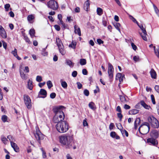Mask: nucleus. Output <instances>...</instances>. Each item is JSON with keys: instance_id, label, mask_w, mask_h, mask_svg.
I'll use <instances>...</instances> for the list:
<instances>
[{"instance_id": "f257e3e1", "label": "nucleus", "mask_w": 159, "mask_h": 159, "mask_svg": "<svg viewBox=\"0 0 159 159\" xmlns=\"http://www.w3.org/2000/svg\"><path fill=\"white\" fill-rule=\"evenodd\" d=\"M59 138L60 143L65 146L66 148H71L73 146L74 149L76 148V146L75 145V141L73 135L64 134L59 136Z\"/></svg>"}, {"instance_id": "f03ea898", "label": "nucleus", "mask_w": 159, "mask_h": 159, "mask_svg": "<svg viewBox=\"0 0 159 159\" xmlns=\"http://www.w3.org/2000/svg\"><path fill=\"white\" fill-rule=\"evenodd\" d=\"M56 127L57 131L61 133L66 132L68 130L69 128L68 123L65 120L58 123L57 124Z\"/></svg>"}, {"instance_id": "7ed1b4c3", "label": "nucleus", "mask_w": 159, "mask_h": 159, "mask_svg": "<svg viewBox=\"0 0 159 159\" xmlns=\"http://www.w3.org/2000/svg\"><path fill=\"white\" fill-rule=\"evenodd\" d=\"M150 129V127L148 123L144 122L139 127V130L141 134H147L149 132Z\"/></svg>"}, {"instance_id": "20e7f679", "label": "nucleus", "mask_w": 159, "mask_h": 159, "mask_svg": "<svg viewBox=\"0 0 159 159\" xmlns=\"http://www.w3.org/2000/svg\"><path fill=\"white\" fill-rule=\"evenodd\" d=\"M148 122L151 124L152 127L154 128H157L159 126V123L158 120L152 116L148 117Z\"/></svg>"}, {"instance_id": "39448f33", "label": "nucleus", "mask_w": 159, "mask_h": 159, "mask_svg": "<svg viewBox=\"0 0 159 159\" xmlns=\"http://www.w3.org/2000/svg\"><path fill=\"white\" fill-rule=\"evenodd\" d=\"M36 132L34 133L35 138L39 143H40V140L43 139L44 136L41 132L38 127H36Z\"/></svg>"}, {"instance_id": "423d86ee", "label": "nucleus", "mask_w": 159, "mask_h": 159, "mask_svg": "<svg viewBox=\"0 0 159 159\" xmlns=\"http://www.w3.org/2000/svg\"><path fill=\"white\" fill-rule=\"evenodd\" d=\"M48 7L53 10H57L58 7L57 2L54 0H51L47 3Z\"/></svg>"}, {"instance_id": "0eeeda50", "label": "nucleus", "mask_w": 159, "mask_h": 159, "mask_svg": "<svg viewBox=\"0 0 159 159\" xmlns=\"http://www.w3.org/2000/svg\"><path fill=\"white\" fill-rule=\"evenodd\" d=\"M138 25L141 29L143 32V33H139L140 35L144 40L147 41V39L146 36L147 35V34L145 28L143 27L142 25H139L138 23Z\"/></svg>"}, {"instance_id": "6e6552de", "label": "nucleus", "mask_w": 159, "mask_h": 159, "mask_svg": "<svg viewBox=\"0 0 159 159\" xmlns=\"http://www.w3.org/2000/svg\"><path fill=\"white\" fill-rule=\"evenodd\" d=\"M25 103L28 109H30L31 107V101L29 97L26 95L24 97Z\"/></svg>"}, {"instance_id": "1a4fd4ad", "label": "nucleus", "mask_w": 159, "mask_h": 159, "mask_svg": "<svg viewBox=\"0 0 159 159\" xmlns=\"http://www.w3.org/2000/svg\"><path fill=\"white\" fill-rule=\"evenodd\" d=\"M147 143L149 145L154 146H156L158 144V142L156 139L152 138L147 139Z\"/></svg>"}, {"instance_id": "9d476101", "label": "nucleus", "mask_w": 159, "mask_h": 159, "mask_svg": "<svg viewBox=\"0 0 159 159\" xmlns=\"http://www.w3.org/2000/svg\"><path fill=\"white\" fill-rule=\"evenodd\" d=\"M29 70H20L21 77L24 80H26L27 78V75L25 73L29 72Z\"/></svg>"}, {"instance_id": "9b49d317", "label": "nucleus", "mask_w": 159, "mask_h": 159, "mask_svg": "<svg viewBox=\"0 0 159 159\" xmlns=\"http://www.w3.org/2000/svg\"><path fill=\"white\" fill-rule=\"evenodd\" d=\"M0 35L3 38L5 39L7 37V35L5 31L1 25H0Z\"/></svg>"}, {"instance_id": "f8f14e48", "label": "nucleus", "mask_w": 159, "mask_h": 159, "mask_svg": "<svg viewBox=\"0 0 159 159\" xmlns=\"http://www.w3.org/2000/svg\"><path fill=\"white\" fill-rule=\"evenodd\" d=\"M124 78L123 75H122L120 73H118L117 74L116 78V80H119L120 83L119 84H120L123 81V78Z\"/></svg>"}, {"instance_id": "ddd939ff", "label": "nucleus", "mask_w": 159, "mask_h": 159, "mask_svg": "<svg viewBox=\"0 0 159 159\" xmlns=\"http://www.w3.org/2000/svg\"><path fill=\"white\" fill-rule=\"evenodd\" d=\"M59 113H57L56 115L58 117L60 121H63L65 117L64 114L62 111H61V112H59Z\"/></svg>"}, {"instance_id": "4468645a", "label": "nucleus", "mask_w": 159, "mask_h": 159, "mask_svg": "<svg viewBox=\"0 0 159 159\" xmlns=\"http://www.w3.org/2000/svg\"><path fill=\"white\" fill-rule=\"evenodd\" d=\"M75 29L74 32L76 34H78L79 36L81 35V31L80 29L76 25H75L74 26Z\"/></svg>"}, {"instance_id": "2eb2a0df", "label": "nucleus", "mask_w": 159, "mask_h": 159, "mask_svg": "<svg viewBox=\"0 0 159 159\" xmlns=\"http://www.w3.org/2000/svg\"><path fill=\"white\" fill-rule=\"evenodd\" d=\"M64 107L63 106H60L59 107H54L53 109V111L55 113V115L57 114V113H59L58 112H61L62 111L61 110V108Z\"/></svg>"}, {"instance_id": "dca6fc26", "label": "nucleus", "mask_w": 159, "mask_h": 159, "mask_svg": "<svg viewBox=\"0 0 159 159\" xmlns=\"http://www.w3.org/2000/svg\"><path fill=\"white\" fill-rule=\"evenodd\" d=\"M33 87L32 80L29 79L28 82L27 88L30 90H32Z\"/></svg>"}, {"instance_id": "f3484780", "label": "nucleus", "mask_w": 159, "mask_h": 159, "mask_svg": "<svg viewBox=\"0 0 159 159\" xmlns=\"http://www.w3.org/2000/svg\"><path fill=\"white\" fill-rule=\"evenodd\" d=\"M11 147L13 148L14 150L16 152H18L19 151V148L17 144L13 142L11 143Z\"/></svg>"}, {"instance_id": "a211bd4d", "label": "nucleus", "mask_w": 159, "mask_h": 159, "mask_svg": "<svg viewBox=\"0 0 159 159\" xmlns=\"http://www.w3.org/2000/svg\"><path fill=\"white\" fill-rule=\"evenodd\" d=\"M39 94L43 96V97H39L40 98H44L46 97L47 95V93L46 90L43 89H41L39 92Z\"/></svg>"}, {"instance_id": "6ab92c4d", "label": "nucleus", "mask_w": 159, "mask_h": 159, "mask_svg": "<svg viewBox=\"0 0 159 159\" xmlns=\"http://www.w3.org/2000/svg\"><path fill=\"white\" fill-rule=\"evenodd\" d=\"M151 135L152 137L155 138H157L158 136V133L157 131L154 130L152 132Z\"/></svg>"}, {"instance_id": "aec40b11", "label": "nucleus", "mask_w": 159, "mask_h": 159, "mask_svg": "<svg viewBox=\"0 0 159 159\" xmlns=\"http://www.w3.org/2000/svg\"><path fill=\"white\" fill-rule=\"evenodd\" d=\"M150 73L151 77L152 79H156L157 75L155 70H151Z\"/></svg>"}, {"instance_id": "412c9836", "label": "nucleus", "mask_w": 159, "mask_h": 159, "mask_svg": "<svg viewBox=\"0 0 159 159\" xmlns=\"http://www.w3.org/2000/svg\"><path fill=\"white\" fill-rule=\"evenodd\" d=\"M34 16L33 15H28L27 19L28 20L30 23H32L33 22V20L34 19Z\"/></svg>"}, {"instance_id": "4be33fe9", "label": "nucleus", "mask_w": 159, "mask_h": 159, "mask_svg": "<svg viewBox=\"0 0 159 159\" xmlns=\"http://www.w3.org/2000/svg\"><path fill=\"white\" fill-rule=\"evenodd\" d=\"M59 49L60 52L61 54L63 55L65 54L66 52L64 49V48L63 45H60L59 47H58Z\"/></svg>"}, {"instance_id": "5701e85b", "label": "nucleus", "mask_w": 159, "mask_h": 159, "mask_svg": "<svg viewBox=\"0 0 159 159\" xmlns=\"http://www.w3.org/2000/svg\"><path fill=\"white\" fill-rule=\"evenodd\" d=\"M11 53L18 60H20L21 59V58L20 57L17 55V50L16 48H15L14 50L12 51L11 52Z\"/></svg>"}, {"instance_id": "b1692460", "label": "nucleus", "mask_w": 159, "mask_h": 159, "mask_svg": "<svg viewBox=\"0 0 159 159\" xmlns=\"http://www.w3.org/2000/svg\"><path fill=\"white\" fill-rule=\"evenodd\" d=\"M90 3L89 0L86 1L84 5V9L86 11H88Z\"/></svg>"}, {"instance_id": "393cba45", "label": "nucleus", "mask_w": 159, "mask_h": 159, "mask_svg": "<svg viewBox=\"0 0 159 159\" xmlns=\"http://www.w3.org/2000/svg\"><path fill=\"white\" fill-rule=\"evenodd\" d=\"M140 103L142 106L146 109H149L150 108V107L147 105L143 100L140 101Z\"/></svg>"}, {"instance_id": "a878e982", "label": "nucleus", "mask_w": 159, "mask_h": 159, "mask_svg": "<svg viewBox=\"0 0 159 159\" xmlns=\"http://www.w3.org/2000/svg\"><path fill=\"white\" fill-rule=\"evenodd\" d=\"M139 110L136 109L131 110L129 111V114L130 115H135L138 113Z\"/></svg>"}, {"instance_id": "bb28decb", "label": "nucleus", "mask_w": 159, "mask_h": 159, "mask_svg": "<svg viewBox=\"0 0 159 159\" xmlns=\"http://www.w3.org/2000/svg\"><path fill=\"white\" fill-rule=\"evenodd\" d=\"M140 122V119L139 118H137L134 122V128L136 129L138 127V125H139Z\"/></svg>"}, {"instance_id": "cd10ccee", "label": "nucleus", "mask_w": 159, "mask_h": 159, "mask_svg": "<svg viewBox=\"0 0 159 159\" xmlns=\"http://www.w3.org/2000/svg\"><path fill=\"white\" fill-rule=\"evenodd\" d=\"M110 136L113 138H115L116 139H120V137L116 135V133L115 132H111L110 133Z\"/></svg>"}, {"instance_id": "c85d7f7f", "label": "nucleus", "mask_w": 159, "mask_h": 159, "mask_svg": "<svg viewBox=\"0 0 159 159\" xmlns=\"http://www.w3.org/2000/svg\"><path fill=\"white\" fill-rule=\"evenodd\" d=\"M7 139L9 140L11 143H13V142H15L16 141L14 137L11 135L7 136Z\"/></svg>"}, {"instance_id": "c756f323", "label": "nucleus", "mask_w": 159, "mask_h": 159, "mask_svg": "<svg viewBox=\"0 0 159 159\" xmlns=\"http://www.w3.org/2000/svg\"><path fill=\"white\" fill-rule=\"evenodd\" d=\"M113 25L115 28L120 32V27L121 26L120 24L117 22H115L114 23Z\"/></svg>"}, {"instance_id": "7c9ffc66", "label": "nucleus", "mask_w": 159, "mask_h": 159, "mask_svg": "<svg viewBox=\"0 0 159 159\" xmlns=\"http://www.w3.org/2000/svg\"><path fill=\"white\" fill-rule=\"evenodd\" d=\"M53 121L54 123H57L61 122V121L60 120V119H59L58 117H57L56 115L54 116L53 119Z\"/></svg>"}, {"instance_id": "2f4dec72", "label": "nucleus", "mask_w": 159, "mask_h": 159, "mask_svg": "<svg viewBox=\"0 0 159 159\" xmlns=\"http://www.w3.org/2000/svg\"><path fill=\"white\" fill-rule=\"evenodd\" d=\"M1 140L4 144L6 145L7 144V142L8 141V140L4 135L1 136Z\"/></svg>"}, {"instance_id": "473e14b6", "label": "nucleus", "mask_w": 159, "mask_h": 159, "mask_svg": "<svg viewBox=\"0 0 159 159\" xmlns=\"http://www.w3.org/2000/svg\"><path fill=\"white\" fill-rule=\"evenodd\" d=\"M61 85L64 89H66L67 87V84L66 82L63 81L62 80H60Z\"/></svg>"}, {"instance_id": "72a5a7b5", "label": "nucleus", "mask_w": 159, "mask_h": 159, "mask_svg": "<svg viewBox=\"0 0 159 159\" xmlns=\"http://www.w3.org/2000/svg\"><path fill=\"white\" fill-rule=\"evenodd\" d=\"M108 73L110 79H112L113 76V70H108Z\"/></svg>"}, {"instance_id": "f704fd0d", "label": "nucleus", "mask_w": 159, "mask_h": 159, "mask_svg": "<svg viewBox=\"0 0 159 159\" xmlns=\"http://www.w3.org/2000/svg\"><path fill=\"white\" fill-rule=\"evenodd\" d=\"M95 104L93 102H90L89 104V107L93 110H94L96 109V108L94 107Z\"/></svg>"}, {"instance_id": "c9c22d12", "label": "nucleus", "mask_w": 159, "mask_h": 159, "mask_svg": "<svg viewBox=\"0 0 159 159\" xmlns=\"http://www.w3.org/2000/svg\"><path fill=\"white\" fill-rule=\"evenodd\" d=\"M97 14L99 16H101L103 14V10L100 7H98L97 9Z\"/></svg>"}, {"instance_id": "e433bc0d", "label": "nucleus", "mask_w": 159, "mask_h": 159, "mask_svg": "<svg viewBox=\"0 0 159 159\" xmlns=\"http://www.w3.org/2000/svg\"><path fill=\"white\" fill-rule=\"evenodd\" d=\"M152 5L154 10L155 11L157 16L159 17V10L157 7L153 3Z\"/></svg>"}, {"instance_id": "4c0bfd02", "label": "nucleus", "mask_w": 159, "mask_h": 159, "mask_svg": "<svg viewBox=\"0 0 159 159\" xmlns=\"http://www.w3.org/2000/svg\"><path fill=\"white\" fill-rule=\"evenodd\" d=\"M66 63L70 67H73L74 66V63L71 60L69 59L66 60Z\"/></svg>"}, {"instance_id": "58836bf2", "label": "nucleus", "mask_w": 159, "mask_h": 159, "mask_svg": "<svg viewBox=\"0 0 159 159\" xmlns=\"http://www.w3.org/2000/svg\"><path fill=\"white\" fill-rule=\"evenodd\" d=\"M154 48V52L156 56L157 57L159 58V49H156V47L155 46L153 47Z\"/></svg>"}, {"instance_id": "ea45409f", "label": "nucleus", "mask_w": 159, "mask_h": 159, "mask_svg": "<svg viewBox=\"0 0 159 159\" xmlns=\"http://www.w3.org/2000/svg\"><path fill=\"white\" fill-rule=\"evenodd\" d=\"M76 42L74 41H72L71 43L69 45V47L72 48L73 49H75V48L76 45Z\"/></svg>"}, {"instance_id": "a19ab883", "label": "nucleus", "mask_w": 159, "mask_h": 159, "mask_svg": "<svg viewBox=\"0 0 159 159\" xmlns=\"http://www.w3.org/2000/svg\"><path fill=\"white\" fill-rule=\"evenodd\" d=\"M35 31L34 29H31L29 31V34L32 38L34 36Z\"/></svg>"}, {"instance_id": "79ce46f5", "label": "nucleus", "mask_w": 159, "mask_h": 159, "mask_svg": "<svg viewBox=\"0 0 159 159\" xmlns=\"http://www.w3.org/2000/svg\"><path fill=\"white\" fill-rule=\"evenodd\" d=\"M125 95H120V99L121 102H127V101L126 100L125 98Z\"/></svg>"}, {"instance_id": "37998d69", "label": "nucleus", "mask_w": 159, "mask_h": 159, "mask_svg": "<svg viewBox=\"0 0 159 159\" xmlns=\"http://www.w3.org/2000/svg\"><path fill=\"white\" fill-rule=\"evenodd\" d=\"M7 118H8L7 116L5 115H3L2 116L1 119L3 122H5L7 121Z\"/></svg>"}, {"instance_id": "c03bdc74", "label": "nucleus", "mask_w": 159, "mask_h": 159, "mask_svg": "<svg viewBox=\"0 0 159 159\" xmlns=\"http://www.w3.org/2000/svg\"><path fill=\"white\" fill-rule=\"evenodd\" d=\"M47 84L49 89H51V88L53 86L52 83L50 80L48 81L47 82Z\"/></svg>"}, {"instance_id": "a18cd8bd", "label": "nucleus", "mask_w": 159, "mask_h": 159, "mask_svg": "<svg viewBox=\"0 0 159 159\" xmlns=\"http://www.w3.org/2000/svg\"><path fill=\"white\" fill-rule=\"evenodd\" d=\"M56 42L58 47L61 45H63L61 40L59 38L56 39Z\"/></svg>"}, {"instance_id": "49530a36", "label": "nucleus", "mask_w": 159, "mask_h": 159, "mask_svg": "<svg viewBox=\"0 0 159 159\" xmlns=\"http://www.w3.org/2000/svg\"><path fill=\"white\" fill-rule=\"evenodd\" d=\"M41 150L42 152L43 157L44 158H46L47 155H46V152L43 150V149L42 148H41Z\"/></svg>"}, {"instance_id": "de8ad7c7", "label": "nucleus", "mask_w": 159, "mask_h": 159, "mask_svg": "<svg viewBox=\"0 0 159 159\" xmlns=\"http://www.w3.org/2000/svg\"><path fill=\"white\" fill-rule=\"evenodd\" d=\"M80 63L82 65H84L86 63V60L84 59H81L80 60Z\"/></svg>"}, {"instance_id": "09e8293b", "label": "nucleus", "mask_w": 159, "mask_h": 159, "mask_svg": "<svg viewBox=\"0 0 159 159\" xmlns=\"http://www.w3.org/2000/svg\"><path fill=\"white\" fill-rule=\"evenodd\" d=\"M129 17L130 19H131L133 22L136 23L137 25H138V22L136 21V19L134 18V17L131 15H129Z\"/></svg>"}, {"instance_id": "8fccbe9b", "label": "nucleus", "mask_w": 159, "mask_h": 159, "mask_svg": "<svg viewBox=\"0 0 159 159\" xmlns=\"http://www.w3.org/2000/svg\"><path fill=\"white\" fill-rule=\"evenodd\" d=\"M118 117L119 118L120 121H121L123 117V115L121 114V112H119L117 113Z\"/></svg>"}, {"instance_id": "3c124183", "label": "nucleus", "mask_w": 159, "mask_h": 159, "mask_svg": "<svg viewBox=\"0 0 159 159\" xmlns=\"http://www.w3.org/2000/svg\"><path fill=\"white\" fill-rule=\"evenodd\" d=\"M84 94L86 96H88L89 95V92L87 89H85L84 91Z\"/></svg>"}, {"instance_id": "603ef678", "label": "nucleus", "mask_w": 159, "mask_h": 159, "mask_svg": "<svg viewBox=\"0 0 159 159\" xmlns=\"http://www.w3.org/2000/svg\"><path fill=\"white\" fill-rule=\"evenodd\" d=\"M133 60L135 62H137L139 61V58L138 56H134L133 57Z\"/></svg>"}, {"instance_id": "864d4df0", "label": "nucleus", "mask_w": 159, "mask_h": 159, "mask_svg": "<svg viewBox=\"0 0 159 159\" xmlns=\"http://www.w3.org/2000/svg\"><path fill=\"white\" fill-rule=\"evenodd\" d=\"M10 5L9 4H7L5 5L4 7L6 11H8L9 8L10 7Z\"/></svg>"}, {"instance_id": "5fc2aeb1", "label": "nucleus", "mask_w": 159, "mask_h": 159, "mask_svg": "<svg viewBox=\"0 0 159 159\" xmlns=\"http://www.w3.org/2000/svg\"><path fill=\"white\" fill-rule=\"evenodd\" d=\"M36 80L38 82H40L42 80V78L41 76L38 75L36 77Z\"/></svg>"}, {"instance_id": "6e6d98bb", "label": "nucleus", "mask_w": 159, "mask_h": 159, "mask_svg": "<svg viewBox=\"0 0 159 159\" xmlns=\"http://www.w3.org/2000/svg\"><path fill=\"white\" fill-rule=\"evenodd\" d=\"M59 25H62V27L64 29H65L66 27V26L65 24L64 23L63 21L61 22H59Z\"/></svg>"}, {"instance_id": "4d7b16f0", "label": "nucleus", "mask_w": 159, "mask_h": 159, "mask_svg": "<svg viewBox=\"0 0 159 159\" xmlns=\"http://www.w3.org/2000/svg\"><path fill=\"white\" fill-rule=\"evenodd\" d=\"M151 100L153 104H155L156 103L155 101V100L153 94L151 95Z\"/></svg>"}, {"instance_id": "13d9d810", "label": "nucleus", "mask_w": 159, "mask_h": 159, "mask_svg": "<svg viewBox=\"0 0 159 159\" xmlns=\"http://www.w3.org/2000/svg\"><path fill=\"white\" fill-rule=\"evenodd\" d=\"M131 45L133 49L135 51H136L137 49V46L134 44V43H131Z\"/></svg>"}, {"instance_id": "bf43d9fd", "label": "nucleus", "mask_w": 159, "mask_h": 159, "mask_svg": "<svg viewBox=\"0 0 159 159\" xmlns=\"http://www.w3.org/2000/svg\"><path fill=\"white\" fill-rule=\"evenodd\" d=\"M56 96V94L55 93H52L50 94V97L52 98L53 99L55 98Z\"/></svg>"}, {"instance_id": "052dcab7", "label": "nucleus", "mask_w": 159, "mask_h": 159, "mask_svg": "<svg viewBox=\"0 0 159 159\" xmlns=\"http://www.w3.org/2000/svg\"><path fill=\"white\" fill-rule=\"evenodd\" d=\"M57 18L59 20V22H62V21H63L62 20V16L61 14H58L57 16Z\"/></svg>"}, {"instance_id": "680f3d73", "label": "nucleus", "mask_w": 159, "mask_h": 159, "mask_svg": "<svg viewBox=\"0 0 159 159\" xmlns=\"http://www.w3.org/2000/svg\"><path fill=\"white\" fill-rule=\"evenodd\" d=\"M83 125L84 126H86L88 125V124L86 119L83 120Z\"/></svg>"}, {"instance_id": "e2e57ef3", "label": "nucleus", "mask_w": 159, "mask_h": 159, "mask_svg": "<svg viewBox=\"0 0 159 159\" xmlns=\"http://www.w3.org/2000/svg\"><path fill=\"white\" fill-rule=\"evenodd\" d=\"M97 41L99 44H101L103 43V41L99 39H98L97 40Z\"/></svg>"}, {"instance_id": "0e129e2a", "label": "nucleus", "mask_w": 159, "mask_h": 159, "mask_svg": "<svg viewBox=\"0 0 159 159\" xmlns=\"http://www.w3.org/2000/svg\"><path fill=\"white\" fill-rule=\"evenodd\" d=\"M42 54L44 56H46L48 55V52L45 51V49H43L42 52Z\"/></svg>"}, {"instance_id": "69168bd1", "label": "nucleus", "mask_w": 159, "mask_h": 159, "mask_svg": "<svg viewBox=\"0 0 159 159\" xmlns=\"http://www.w3.org/2000/svg\"><path fill=\"white\" fill-rule=\"evenodd\" d=\"M77 74V72L75 70L74 71L72 74V75L73 77H75L76 76Z\"/></svg>"}, {"instance_id": "338daca9", "label": "nucleus", "mask_w": 159, "mask_h": 159, "mask_svg": "<svg viewBox=\"0 0 159 159\" xmlns=\"http://www.w3.org/2000/svg\"><path fill=\"white\" fill-rule=\"evenodd\" d=\"M124 108L125 109L127 110L130 109V107L127 104H125L124 106Z\"/></svg>"}, {"instance_id": "774afa93", "label": "nucleus", "mask_w": 159, "mask_h": 159, "mask_svg": "<svg viewBox=\"0 0 159 159\" xmlns=\"http://www.w3.org/2000/svg\"><path fill=\"white\" fill-rule=\"evenodd\" d=\"M155 90L158 93H159V85H156L154 87Z\"/></svg>"}]
</instances>
